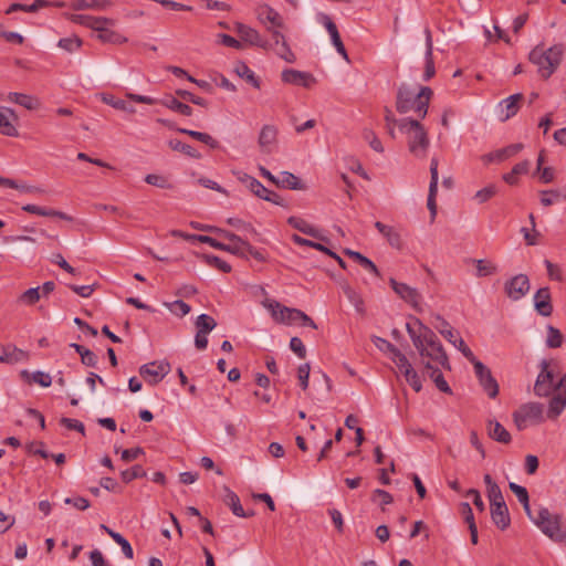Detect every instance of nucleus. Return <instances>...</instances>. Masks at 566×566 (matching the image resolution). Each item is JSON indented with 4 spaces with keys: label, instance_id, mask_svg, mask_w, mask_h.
<instances>
[{
    "label": "nucleus",
    "instance_id": "obj_56",
    "mask_svg": "<svg viewBox=\"0 0 566 566\" xmlns=\"http://www.w3.org/2000/svg\"><path fill=\"white\" fill-rule=\"evenodd\" d=\"M165 306L177 316H186L190 313V306L181 300H177L170 303H165Z\"/></svg>",
    "mask_w": 566,
    "mask_h": 566
},
{
    "label": "nucleus",
    "instance_id": "obj_53",
    "mask_svg": "<svg viewBox=\"0 0 566 566\" xmlns=\"http://www.w3.org/2000/svg\"><path fill=\"white\" fill-rule=\"evenodd\" d=\"M195 325L200 333L209 334L217 326V322L212 316L201 314L197 317Z\"/></svg>",
    "mask_w": 566,
    "mask_h": 566
},
{
    "label": "nucleus",
    "instance_id": "obj_62",
    "mask_svg": "<svg viewBox=\"0 0 566 566\" xmlns=\"http://www.w3.org/2000/svg\"><path fill=\"white\" fill-rule=\"evenodd\" d=\"M497 192V188L495 185H489L485 188L476 191L474 198L478 200L479 203H484L489 201L491 198H493Z\"/></svg>",
    "mask_w": 566,
    "mask_h": 566
},
{
    "label": "nucleus",
    "instance_id": "obj_5",
    "mask_svg": "<svg viewBox=\"0 0 566 566\" xmlns=\"http://www.w3.org/2000/svg\"><path fill=\"white\" fill-rule=\"evenodd\" d=\"M543 405L538 402H527L513 412V421L517 430L522 431L530 423L538 424L544 421Z\"/></svg>",
    "mask_w": 566,
    "mask_h": 566
},
{
    "label": "nucleus",
    "instance_id": "obj_29",
    "mask_svg": "<svg viewBox=\"0 0 566 566\" xmlns=\"http://www.w3.org/2000/svg\"><path fill=\"white\" fill-rule=\"evenodd\" d=\"M375 228L386 238L390 247L398 250L402 248V239L396 228L380 221L375 222Z\"/></svg>",
    "mask_w": 566,
    "mask_h": 566
},
{
    "label": "nucleus",
    "instance_id": "obj_9",
    "mask_svg": "<svg viewBox=\"0 0 566 566\" xmlns=\"http://www.w3.org/2000/svg\"><path fill=\"white\" fill-rule=\"evenodd\" d=\"M389 284L395 291V293L407 302L413 310L417 312H421V295L417 289L409 286L406 283H401L396 281L394 277H390Z\"/></svg>",
    "mask_w": 566,
    "mask_h": 566
},
{
    "label": "nucleus",
    "instance_id": "obj_14",
    "mask_svg": "<svg viewBox=\"0 0 566 566\" xmlns=\"http://www.w3.org/2000/svg\"><path fill=\"white\" fill-rule=\"evenodd\" d=\"M235 31L243 42L264 50L272 48V42L263 39L261 34L253 28L243 23L235 24Z\"/></svg>",
    "mask_w": 566,
    "mask_h": 566
},
{
    "label": "nucleus",
    "instance_id": "obj_25",
    "mask_svg": "<svg viewBox=\"0 0 566 566\" xmlns=\"http://www.w3.org/2000/svg\"><path fill=\"white\" fill-rule=\"evenodd\" d=\"M488 436L496 442L509 444L512 440L511 433L496 420L489 419L486 422Z\"/></svg>",
    "mask_w": 566,
    "mask_h": 566
},
{
    "label": "nucleus",
    "instance_id": "obj_21",
    "mask_svg": "<svg viewBox=\"0 0 566 566\" xmlns=\"http://www.w3.org/2000/svg\"><path fill=\"white\" fill-rule=\"evenodd\" d=\"M534 307L536 312L548 317L553 314L552 295L549 287H541L534 295Z\"/></svg>",
    "mask_w": 566,
    "mask_h": 566
},
{
    "label": "nucleus",
    "instance_id": "obj_27",
    "mask_svg": "<svg viewBox=\"0 0 566 566\" xmlns=\"http://www.w3.org/2000/svg\"><path fill=\"white\" fill-rule=\"evenodd\" d=\"M287 223L300 232L310 235L312 238L326 241V238L323 237L318 229L310 224L307 221L300 217L292 216L287 219Z\"/></svg>",
    "mask_w": 566,
    "mask_h": 566
},
{
    "label": "nucleus",
    "instance_id": "obj_37",
    "mask_svg": "<svg viewBox=\"0 0 566 566\" xmlns=\"http://www.w3.org/2000/svg\"><path fill=\"white\" fill-rule=\"evenodd\" d=\"M344 254L347 255L348 258L353 259L360 266H363L364 269H366L374 275L380 276V272H379L378 268L376 266V264L370 259L363 255L360 252H357V251H354L350 249H345Z\"/></svg>",
    "mask_w": 566,
    "mask_h": 566
},
{
    "label": "nucleus",
    "instance_id": "obj_8",
    "mask_svg": "<svg viewBox=\"0 0 566 566\" xmlns=\"http://www.w3.org/2000/svg\"><path fill=\"white\" fill-rule=\"evenodd\" d=\"M210 230L214 231L216 233H218L221 238H223L226 240H235L237 242H239V249H240L241 253H238V256L248 259V256L251 255L252 258H254L255 260H258L260 262L265 261V256L263 255V253L261 251L255 250L247 240L234 234L233 232H230L228 230L220 229V228H210Z\"/></svg>",
    "mask_w": 566,
    "mask_h": 566
},
{
    "label": "nucleus",
    "instance_id": "obj_44",
    "mask_svg": "<svg viewBox=\"0 0 566 566\" xmlns=\"http://www.w3.org/2000/svg\"><path fill=\"white\" fill-rule=\"evenodd\" d=\"M161 103L169 109L175 111L181 115H185V116L192 115V108L189 105L181 103L180 101H178L177 98H175L172 96L166 97L165 99H163Z\"/></svg>",
    "mask_w": 566,
    "mask_h": 566
},
{
    "label": "nucleus",
    "instance_id": "obj_13",
    "mask_svg": "<svg viewBox=\"0 0 566 566\" xmlns=\"http://www.w3.org/2000/svg\"><path fill=\"white\" fill-rule=\"evenodd\" d=\"M170 368V364L165 359L144 364V382L158 384L168 375Z\"/></svg>",
    "mask_w": 566,
    "mask_h": 566
},
{
    "label": "nucleus",
    "instance_id": "obj_10",
    "mask_svg": "<svg viewBox=\"0 0 566 566\" xmlns=\"http://www.w3.org/2000/svg\"><path fill=\"white\" fill-rule=\"evenodd\" d=\"M475 375L480 381V385L488 394V396L492 399L497 397L499 395V384L496 379L492 376L491 370L482 363L476 361L474 365Z\"/></svg>",
    "mask_w": 566,
    "mask_h": 566
},
{
    "label": "nucleus",
    "instance_id": "obj_24",
    "mask_svg": "<svg viewBox=\"0 0 566 566\" xmlns=\"http://www.w3.org/2000/svg\"><path fill=\"white\" fill-rule=\"evenodd\" d=\"M28 359L29 353L12 344L0 346V363L17 364Z\"/></svg>",
    "mask_w": 566,
    "mask_h": 566
},
{
    "label": "nucleus",
    "instance_id": "obj_60",
    "mask_svg": "<svg viewBox=\"0 0 566 566\" xmlns=\"http://www.w3.org/2000/svg\"><path fill=\"white\" fill-rule=\"evenodd\" d=\"M98 18L99 17H93V15H88V14H73L71 17V20L74 23H78L81 25H84V27H87V28H91L92 30H94V27L97 25L98 23H101L98 21Z\"/></svg>",
    "mask_w": 566,
    "mask_h": 566
},
{
    "label": "nucleus",
    "instance_id": "obj_32",
    "mask_svg": "<svg viewBox=\"0 0 566 566\" xmlns=\"http://www.w3.org/2000/svg\"><path fill=\"white\" fill-rule=\"evenodd\" d=\"M426 69L423 73V80L429 81L434 74V63H433V43H432V36L429 29H426Z\"/></svg>",
    "mask_w": 566,
    "mask_h": 566
},
{
    "label": "nucleus",
    "instance_id": "obj_59",
    "mask_svg": "<svg viewBox=\"0 0 566 566\" xmlns=\"http://www.w3.org/2000/svg\"><path fill=\"white\" fill-rule=\"evenodd\" d=\"M40 286L31 287L20 295L19 302L27 305H33L40 300Z\"/></svg>",
    "mask_w": 566,
    "mask_h": 566
},
{
    "label": "nucleus",
    "instance_id": "obj_33",
    "mask_svg": "<svg viewBox=\"0 0 566 566\" xmlns=\"http://www.w3.org/2000/svg\"><path fill=\"white\" fill-rule=\"evenodd\" d=\"M8 101L15 103L29 111L38 109L41 106V102L38 97L24 93H9Z\"/></svg>",
    "mask_w": 566,
    "mask_h": 566
},
{
    "label": "nucleus",
    "instance_id": "obj_19",
    "mask_svg": "<svg viewBox=\"0 0 566 566\" xmlns=\"http://www.w3.org/2000/svg\"><path fill=\"white\" fill-rule=\"evenodd\" d=\"M265 305L271 311L272 316L276 322L284 324H294L300 319V317L294 315V313L301 312V310L283 306L276 301H271Z\"/></svg>",
    "mask_w": 566,
    "mask_h": 566
},
{
    "label": "nucleus",
    "instance_id": "obj_41",
    "mask_svg": "<svg viewBox=\"0 0 566 566\" xmlns=\"http://www.w3.org/2000/svg\"><path fill=\"white\" fill-rule=\"evenodd\" d=\"M176 130L178 133L189 135L190 137L208 145L212 149L219 147V142L207 133H201V132L191 130V129H187V128H176Z\"/></svg>",
    "mask_w": 566,
    "mask_h": 566
},
{
    "label": "nucleus",
    "instance_id": "obj_26",
    "mask_svg": "<svg viewBox=\"0 0 566 566\" xmlns=\"http://www.w3.org/2000/svg\"><path fill=\"white\" fill-rule=\"evenodd\" d=\"M492 522L502 531L506 530L511 524L509 509L504 503L491 505Z\"/></svg>",
    "mask_w": 566,
    "mask_h": 566
},
{
    "label": "nucleus",
    "instance_id": "obj_20",
    "mask_svg": "<svg viewBox=\"0 0 566 566\" xmlns=\"http://www.w3.org/2000/svg\"><path fill=\"white\" fill-rule=\"evenodd\" d=\"M18 115L12 108L2 107L0 109V134L9 137H17L19 135L15 127Z\"/></svg>",
    "mask_w": 566,
    "mask_h": 566
},
{
    "label": "nucleus",
    "instance_id": "obj_57",
    "mask_svg": "<svg viewBox=\"0 0 566 566\" xmlns=\"http://www.w3.org/2000/svg\"><path fill=\"white\" fill-rule=\"evenodd\" d=\"M363 138L369 144V146L377 153H384V147L373 129L365 128L363 130Z\"/></svg>",
    "mask_w": 566,
    "mask_h": 566
},
{
    "label": "nucleus",
    "instance_id": "obj_54",
    "mask_svg": "<svg viewBox=\"0 0 566 566\" xmlns=\"http://www.w3.org/2000/svg\"><path fill=\"white\" fill-rule=\"evenodd\" d=\"M46 6V1L44 0H35L32 4H21V3H12L7 10L6 13L10 14L15 11H25V12H35L40 8H43Z\"/></svg>",
    "mask_w": 566,
    "mask_h": 566
},
{
    "label": "nucleus",
    "instance_id": "obj_64",
    "mask_svg": "<svg viewBox=\"0 0 566 566\" xmlns=\"http://www.w3.org/2000/svg\"><path fill=\"white\" fill-rule=\"evenodd\" d=\"M391 360L396 364L399 371L405 375L407 369L413 368L408 358L405 354H402L400 350L395 354L394 356H390Z\"/></svg>",
    "mask_w": 566,
    "mask_h": 566
},
{
    "label": "nucleus",
    "instance_id": "obj_4",
    "mask_svg": "<svg viewBox=\"0 0 566 566\" xmlns=\"http://www.w3.org/2000/svg\"><path fill=\"white\" fill-rule=\"evenodd\" d=\"M534 524L552 541L556 543L566 542V528L563 526L559 514H552L547 507L541 506L536 511Z\"/></svg>",
    "mask_w": 566,
    "mask_h": 566
},
{
    "label": "nucleus",
    "instance_id": "obj_6",
    "mask_svg": "<svg viewBox=\"0 0 566 566\" xmlns=\"http://www.w3.org/2000/svg\"><path fill=\"white\" fill-rule=\"evenodd\" d=\"M557 390V385L554 381V374L549 370V364L546 360L541 363V371L534 385V394L537 397H548Z\"/></svg>",
    "mask_w": 566,
    "mask_h": 566
},
{
    "label": "nucleus",
    "instance_id": "obj_7",
    "mask_svg": "<svg viewBox=\"0 0 566 566\" xmlns=\"http://www.w3.org/2000/svg\"><path fill=\"white\" fill-rule=\"evenodd\" d=\"M419 355L423 359H428L427 361H430L431 364L434 363L438 366H441L443 368L450 369V364L448 356L442 347V344L440 340H437L429 345H423L421 343V347H416Z\"/></svg>",
    "mask_w": 566,
    "mask_h": 566
},
{
    "label": "nucleus",
    "instance_id": "obj_39",
    "mask_svg": "<svg viewBox=\"0 0 566 566\" xmlns=\"http://www.w3.org/2000/svg\"><path fill=\"white\" fill-rule=\"evenodd\" d=\"M111 6L112 2L109 0H73L71 3V8L74 10L92 9L103 11L109 8Z\"/></svg>",
    "mask_w": 566,
    "mask_h": 566
},
{
    "label": "nucleus",
    "instance_id": "obj_52",
    "mask_svg": "<svg viewBox=\"0 0 566 566\" xmlns=\"http://www.w3.org/2000/svg\"><path fill=\"white\" fill-rule=\"evenodd\" d=\"M415 325L419 327V338L420 343H422L423 345H429L439 340L434 332L427 327L426 325H423L420 319L415 318Z\"/></svg>",
    "mask_w": 566,
    "mask_h": 566
},
{
    "label": "nucleus",
    "instance_id": "obj_17",
    "mask_svg": "<svg viewBox=\"0 0 566 566\" xmlns=\"http://www.w3.org/2000/svg\"><path fill=\"white\" fill-rule=\"evenodd\" d=\"M438 165H439L438 159L436 157H433L430 163V184H429V193H428V200H427V207L430 211L432 220L436 218V214H437L436 197H437V192H438V180H439Z\"/></svg>",
    "mask_w": 566,
    "mask_h": 566
},
{
    "label": "nucleus",
    "instance_id": "obj_50",
    "mask_svg": "<svg viewBox=\"0 0 566 566\" xmlns=\"http://www.w3.org/2000/svg\"><path fill=\"white\" fill-rule=\"evenodd\" d=\"M168 146L176 151H180L190 158H200V154L190 145L180 142L179 139H170Z\"/></svg>",
    "mask_w": 566,
    "mask_h": 566
},
{
    "label": "nucleus",
    "instance_id": "obj_3",
    "mask_svg": "<svg viewBox=\"0 0 566 566\" xmlns=\"http://www.w3.org/2000/svg\"><path fill=\"white\" fill-rule=\"evenodd\" d=\"M399 129L407 135L410 153L423 158L430 144L423 125L418 119L402 118L399 122Z\"/></svg>",
    "mask_w": 566,
    "mask_h": 566
},
{
    "label": "nucleus",
    "instance_id": "obj_63",
    "mask_svg": "<svg viewBox=\"0 0 566 566\" xmlns=\"http://www.w3.org/2000/svg\"><path fill=\"white\" fill-rule=\"evenodd\" d=\"M403 377L415 391L419 392L421 390V378L413 368L407 369Z\"/></svg>",
    "mask_w": 566,
    "mask_h": 566
},
{
    "label": "nucleus",
    "instance_id": "obj_1",
    "mask_svg": "<svg viewBox=\"0 0 566 566\" xmlns=\"http://www.w3.org/2000/svg\"><path fill=\"white\" fill-rule=\"evenodd\" d=\"M432 95L433 92L429 86H422L416 93L409 85L402 83L397 90L396 109L400 114L413 111L418 117L424 118Z\"/></svg>",
    "mask_w": 566,
    "mask_h": 566
},
{
    "label": "nucleus",
    "instance_id": "obj_16",
    "mask_svg": "<svg viewBox=\"0 0 566 566\" xmlns=\"http://www.w3.org/2000/svg\"><path fill=\"white\" fill-rule=\"evenodd\" d=\"M277 135L279 129L276 126L270 124L262 126L258 138V145L262 154L269 155L273 153L277 145Z\"/></svg>",
    "mask_w": 566,
    "mask_h": 566
},
{
    "label": "nucleus",
    "instance_id": "obj_2",
    "mask_svg": "<svg viewBox=\"0 0 566 566\" xmlns=\"http://www.w3.org/2000/svg\"><path fill=\"white\" fill-rule=\"evenodd\" d=\"M564 48L555 44L545 49L543 44L536 45L528 54V60L537 66V72L543 80L549 78L562 63Z\"/></svg>",
    "mask_w": 566,
    "mask_h": 566
},
{
    "label": "nucleus",
    "instance_id": "obj_48",
    "mask_svg": "<svg viewBox=\"0 0 566 566\" xmlns=\"http://www.w3.org/2000/svg\"><path fill=\"white\" fill-rule=\"evenodd\" d=\"M144 181H146L148 185L158 187L160 189H171L172 184L170 181V178L166 175L161 174H148Z\"/></svg>",
    "mask_w": 566,
    "mask_h": 566
},
{
    "label": "nucleus",
    "instance_id": "obj_31",
    "mask_svg": "<svg viewBox=\"0 0 566 566\" xmlns=\"http://www.w3.org/2000/svg\"><path fill=\"white\" fill-rule=\"evenodd\" d=\"M276 187L291 189V190H305L306 185L294 174L290 171H282L277 176Z\"/></svg>",
    "mask_w": 566,
    "mask_h": 566
},
{
    "label": "nucleus",
    "instance_id": "obj_12",
    "mask_svg": "<svg viewBox=\"0 0 566 566\" xmlns=\"http://www.w3.org/2000/svg\"><path fill=\"white\" fill-rule=\"evenodd\" d=\"M268 32L271 34L273 40L272 48H269V50H273L275 54L285 62L294 63L296 61V56L292 52L282 32L272 28H268Z\"/></svg>",
    "mask_w": 566,
    "mask_h": 566
},
{
    "label": "nucleus",
    "instance_id": "obj_49",
    "mask_svg": "<svg viewBox=\"0 0 566 566\" xmlns=\"http://www.w3.org/2000/svg\"><path fill=\"white\" fill-rule=\"evenodd\" d=\"M546 331V346L549 348H559L564 343V336L562 332L552 325H548Z\"/></svg>",
    "mask_w": 566,
    "mask_h": 566
},
{
    "label": "nucleus",
    "instance_id": "obj_30",
    "mask_svg": "<svg viewBox=\"0 0 566 566\" xmlns=\"http://www.w3.org/2000/svg\"><path fill=\"white\" fill-rule=\"evenodd\" d=\"M340 287L348 301L354 305L356 312L364 316L366 314V307L363 296L355 291L347 281H343Z\"/></svg>",
    "mask_w": 566,
    "mask_h": 566
},
{
    "label": "nucleus",
    "instance_id": "obj_15",
    "mask_svg": "<svg viewBox=\"0 0 566 566\" xmlns=\"http://www.w3.org/2000/svg\"><path fill=\"white\" fill-rule=\"evenodd\" d=\"M97 25L94 27L95 32H97V38L105 43H120L123 38L114 30L115 20L99 17Z\"/></svg>",
    "mask_w": 566,
    "mask_h": 566
},
{
    "label": "nucleus",
    "instance_id": "obj_55",
    "mask_svg": "<svg viewBox=\"0 0 566 566\" xmlns=\"http://www.w3.org/2000/svg\"><path fill=\"white\" fill-rule=\"evenodd\" d=\"M82 40L76 35L63 38L57 43L59 48L69 53L77 51L82 46Z\"/></svg>",
    "mask_w": 566,
    "mask_h": 566
},
{
    "label": "nucleus",
    "instance_id": "obj_51",
    "mask_svg": "<svg viewBox=\"0 0 566 566\" xmlns=\"http://www.w3.org/2000/svg\"><path fill=\"white\" fill-rule=\"evenodd\" d=\"M523 97H524L523 94L517 93V94H513V95L509 96L507 98H505L502 102V104L505 105V109H506V115L503 118L504 120L509 119L510 117L514 116L517 113L518 103L523 99Z\"/></svg>",
    "mask_w": 566,
    "mask_h": 566
},
{
    "label": "nucleus",
    "instance_id": "obj_18",
    "mask_svg": "<svg viewBox=\"0 0 566 566\" xmlns=\"http://www.w3.org/2000/svg\"><path fill=\"white\" fill-rule=\"evenodd\" d=\"M281 78L286 84L298 85L305 88H310L316 82L311 73L294 69L284 70L281 74Z\"/></svg>",
    "mask_w": 566,
    "mask_h": 566
},
{
    "label": "nucleus",
    "instance_id": "obj_61",
    "mask_svg": "<svg viewBox=\"0 0 566 566\" xmlns=\"http://www.w3.org/2000/svg\"><path fill=\"white\" fill-rule=\"evenodd\" d=\"M176 94H177L180 98H182V99H185V101H187V102L193 103V104L199 105V106H202V107H207V106H208V102H207L205 98L199 97V96H197V95L192 94V93H191V92H189V91H186V90H177V91H176Z\"/></svg>",
    "mask_w": 566,
    "mask_h": 566
},
{
    "label": "nucleus",
    "instance_id": "obj_38",
    "mask_svg": "<svg viewBox=\"0 0 566 566\" xmlns=\"http://www.w3.org/2000/svg\"><path fill=\"white\" fill-rule=\"evenodd\" d=\"M138 104H142V95L127 93L124 98H119L116 109L130 115L137 112Z\"/></svg>",
    "mask_w": 566,
    "mask_h": 566
},
{
    "label": "nucleus",
    "instance_id": "obj_42",
    "mask_svg": "<svg viewBox=\"0 0 566 566\" xmlns=\"http://www.w3.org/2000/svg\"><path fill=\"white\" fill-rule=\"evenodd\" d=\"M234 72L237 73V75L239 77L245 80L253 87H256V88L260 87L259 78L255 76L254 72L244 62H238L235 64Z\"/></svg>",
    "mask_w": 566,
    "mask_h": 566
},
{
    "label": "nucleus",
    "instance_id": "obj_40",
    "mask_svg": "<svg viewBox=\"0 0 566 566\" xmlns=\"http://www.w3.org/2000/svg\"><path fill=\"white\" fill-rule=\"evenodd\" d=\"M566 407V396L562 394L554 395L548 402L547 417L556 419Z\"/></svg>",
    "mask_w": 566,
    "mask_h": 566
},
{
    "label": "nucleus",
    "instance_id": "obj_58",
    "mask_svg": "<svg viewBox=\"0 0 566 566\" xmlns=\"http://www.w3.org/2000/svg\"><path fill=\"white\" fill-rule=\"evenodd\" d=\"M203 259L208 265L213 266L223 273H229L231 271V265L219 256L205 254Z\"/></svg>",
    "mask_w": 566,
    "mask_h": 566
},
{
    "label": "nucleus",
    "instance_id": "obj_23",
    "mask_svg": "<svg viewBox=\"0 0 566 566\" xmlns=\"http://www.w3.org/2000/svg\"><path fill=\"white\" fill-rule=\"evenodd\" d=\"M523 147L524 146L521 143L512 144L504 148L483 155L482 160L484 164H490L492 161L501 163L518 154L523 149Z\"/></svg>",
    "mask_w": 566,
    "mask_h": 566
},
{
    "label": "nucleus",
    "instance_id": "obj_34",
    "mask_svg": "<svg viewBox=\"0 0 566 566\" xmlns=\"http://www.w3.org/2000/svg\"><path fill=\"white\" fill-rule=\"evenodd\" d=\"M224 490V503L230 506L232 513L239 517H248L253 516L254 512L251 511L250 513H245L241 503L239 496L231 491L228 486H223Z\"/></svg>",
    "mask_w": 566,
    "mask_h": 566
},
{
    "label": "nucleus",
    "instance_id": "obj_22",
    "mask_svg": "<svg viewBox=\"0 0 566 566\" xmlns=\"http://www.w3.org/2000/svg\"><path fill=\"white\" fill-rule=\"evenodd\" d=\"M259 20L265 28H272L281 31L284 29V21L281 14L269 6H264L259 11Z\"/></svg>",
    "mask_w": 566,
    "mask_h": 566
},
{
    "label": "nucleus",
    "instance_id": "obj_45",
    "mask_svg": "<svg viewBox=\"0 0 566 566\" xmlns=\"http://www.w3.org/2000/svg\"><path fill=\"white\" fill-rule=\"evenodd\" d=\"M542 198L541 203L545 207L552 206L555 201L563 199L566 200V189H551L539 191Z\"/></svg>",
    "mask_w": 566,
    "mask_h": 566
},
{
    "label": "nucleus",
    "instance_id": "obj_46",
    "mask_svg": "<svg viewBox=\"0 0 566 566\" xmlns=\"http://www.w3.org/2000/svg\"><path fill=\"white\" fill-rule=\"evenodd\" d=\"M437 319L440 322L439 325H437V329L439 333L451 344H455L457 339L460 337L459 333L454 331L451 325L441 316H437Z\"/></svg>",
    "mask_w": 566,
    "mask_h": 566
},
{
    "label": "nucleus",
    "instance_id": "obj_47",
    "mask_svg": "<svg viewBox=\"0 0 566 566\" xmlns=\"http://www.w3.org/2000/svg\"><path fill=\"white\" fill-rule=\"evenodd\" d=\"M472 262L475 264L476 277H485L491 276L497 272V268L495 264H493L491 261L488 260H472Z\"/></svg>",
    "mask_w": 566,
    "mask_h": 566
},
{
    "label": "nucleus",
    "instance_id": "obj_11",
    "mask_svg": "<svg viewBox=\"0 0 566 566\" xmlns=\"http://www.w3.org/2000/svg\"><path fill=\"white\" fill-rule=\"evenodd\" d=\"M531 284L526 274H517L504 284V291L512 301L521 300L528 293Z\"/></svg>",
    "mask_w": 566,
    "mask_h": 566
},
{
    "label": "nucleus",
    "instance_id": "obj_28",
    "mask_svg": "<svg viewBox=\"0 0 566 566\" xmlns=\"http://www.w3.org/2000/svg\"><path fill=\"white\" fill-rule=\"evenodd\" d=\"M193 238H196L198 241H200L202 243L209 244L210 247H212L214 249L227 251L234 255H238V253H241V251L239 249V242H237L235 240H228L229 243H222V242L218 241L217 239L209 237V235H193Z\"/></svg>",
    "mask_w": 566,
    "mask_h": 566
},
{
    "label": "nucleus",
    "instance_id": "obj_36",
    "mask_svg": "<svg viewBox=\"0 0 566 566\" xmlns=\"http://www.w3.org/2000/svg\"><path fill=\"white\" fill-rule=\"evenodd\" d=\"M22 210L32 214H38L42 217H56L62 220L72 221L73 218L65 212L54 210V209H45L35 205H25L22 207Z\"/></svg>",
    "mask_w": 566,
    "mask_h": 566
},
{
    "label": "nucleus",
    "instance_id": "obj_43",
    "mask_svg": "<svg viewBox=\"0 0 566 566\" xmlns=\"http://www.w3.org/2000/svg\"><path fill=\"white\" fill-rule=\"evenodd\" d=\"M530 165L528 160H523L516 164L510 172L503 175V180L509 185H516L518 181L517 176L527 174Z\"/></svg>",
    "mask_w": 566,
    "mask_h": 566
},
{
    "label": "nucleus",
    "instance_id": "obj_35",
    "mask_svg": "<svg viewBox=\"0 0 566 566\" xmlns=\"http://www.w3.org/2000/svg\"><path fill=\"white\" fill-rule=\"evenodd\" d=\"M424 368L440 391L449 395L452 394L450 386L438 367H434L430 361H426Z\"/></svg>",
    "mask_w": 566,
    "mask_h": 566
}]
</instances>
